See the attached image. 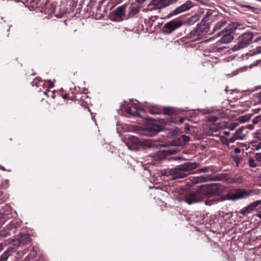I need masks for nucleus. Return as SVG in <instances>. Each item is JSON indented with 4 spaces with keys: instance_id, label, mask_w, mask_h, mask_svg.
Wrapping results in <instances>:
<instances>
[{
    "instance_id": "13",
    "label": "nucleus",
    "mask_w": 261,
    "mask_h": 261,
    "mask_svg": "<svg viewBox=\"0 0 261 261\" xmlns=\"http://www.w3.org/2000/svg\"><path fill=\"white\" fill-rule=\"evenodd\" d=\"M232 39L233 37L230 34L225 32V34H224L222 37L219 40L218 42L222 44H227L230 42Z\"/></svg>"
},
{
    "instance_id": "6",
    "label": "nucleus",
    "mask_w": 261,
    "mask_h": 261,
    "mask_svg": "<svg viewBox=\"0 0 261 261\" xmlns=\"http://www.w3.org/2000/svg\"><path fill=\"white\" fill-rule=\"evenodd\" d=\"M252 191H246L244 189H239L234 192L228 194L227 197L229 199L236 200L240 199L246 198L252 195Z\"/></svg>"
},
{
    "instance_id": "25",
    "label": "nucleus",
    "mask_w": 261,
    "mask_h": 261,
    "mask_svg": "<svg viewBox=\"0 0 261 261\" xmlns=\"http://www.w3.org/2000/svg\"><path fill=\"white\" fill-rule=\"evenodd\" d=\"M216 201H217V200H207L205 201V203L206 205H211Z\"/></svg>"
},
{
    "instance_id": "15",
    "label": "nucleus",
    "mask_w": 261,
    "mask_h": 261,
    "mask_svg": "<svg viewBox=\"0 0 261 261\" xmlns=\"http://www.w3.org/2000/svg\"><path fill=\"white\" fill-rule=\"evenodd\" d=\"M125 7L123 5L118 7L115 11V15L117 17H122L125 14Z\"/></svg>"
},
{
    "instance_id": "26",
    "label": "nucleus",
    "mask_w": 261,
    "mask_h": 261,
    "mask_svg": "<svg viewBox=\"0 0 261 261\" xmlns=\"http://www.w3.org/2000/svg\"><path fill=\"white\" fill-rule=\"evenodd\" d=\"M261 53V46H259V47H256L254 51H253V53L254 54H259Z\"/></svg>"
},
{
    "instance_id": "22",
    "label": "nucleus",
    "mask_w": 261,
    "mask_h": 261,
    "mask_svg": "<svg viewBox=\"0 0 261 261\" xmlns=\"http://www.w3.org/2000/svg\"><path fill=\"white\" fill-rule=\"evenodd\" d=\"M224 23L223 22H219L217 23L214 27V30H219L223 25H224Z\"/></svg>"
},
{
    "instance_id": "24",
    "label": "nucleus",
    "mask_w": 261,
    "mask_h": 261,
    "mask_svg": "<svg viewBox=\"0 0 261 261\" xmlns=\"http://www.w3.org/2000/svg\"><path fill=\"white\" fill-rule=\"evenodd\" d=\"M226 123H217L215 124H213V131L214 130L215 127L216 126L217 127V126H219L220 127H225L226 126Z\"/></svg>"
},
{
    "instance_id": "42",
    "label": "nucleus",
    "mask_w": 261,
    "mask_h": 261,
    "mask_svg": "<svg viewBox=\"0 0 261 261\" xmlns=\"http://www.w3.org/2000/svg\"><path fill=\"white\" fill-rule=\"evenodd\" d=\"M257 217L261 219V213L257 214Z\"/></svg>"
},
{
    "instance_id": "2",
    "label": "nucleus",
    "mask_w": 261,
    "mask_h": 261,
    "mask_svg": "<svg viewBox=\"0 0 261 261\" xmlns=\"http://www.w3.org/2000/svg\"><path fill=\"white\" fill-rule=\"evenodd\" d=\"M203 196L210 197L221 194L223 190L222 185L219 183H212L201 185L199 188Z\"/></svg>"
},
{
    "instance_id": "34",
    "label": "nucleus",
    "mask_w": 261,
    "mask_h": 261,
    "mask_svg": "<svg viewBox=\"0 0 261 261\" xmlns=\"http://www.w3.org/2000/svg\"><path fill=\"white\" fill-rule=\"evenodd\" d=\"M31 255L33 256H36L37 255V252L35 250L34 248H33V250L31 252Z\"/></svg>"
},
{
    "instance_id": "27",
    "label": "nucleus",
    "mask_w": 261,
    "mask_h": 261,
    "mask_svg": "<svg viewBox=\"0 0 261 261\" xmlns=\"http://www.w3.org/2000/svg\"><path fill=\"white\" fill-rule=\"evenodd\" d=\"M255 158H256V160L261 162V152L256 153Z\"/></svg>"
},
{
    "instance_id": "17",
    "label": "nucleus",
    "mask_w": 261,
    "mask_h": 261,
    "mask_svg": "<svg viewBox=\"0 0 261 261\" xmlns=\"http://www.w3.org/2000/svg\"><path fill=\"white\" fill-rule=\"evenodd\" d=\"M11 251L10 250H6L0 256V261H7L9 257L11 255Z\"/></svg>"
},
{
    "instance_id": "20",
    "label": "nucleus",
    "mask_w": 261,
    "mask_h": 261,
    "mask_svg": "<svg viewBox=\"0 0 261 261\" xmlns=\"http://www.w3.org/2000/svg\"><path fill=\"white\" fill-rule=\"evenodd\" d=\"M232 158H233V161L236 164V165L238 167L242 161V158L238 156H232Z\"/></svg>"
},
{
    "instance_id": "21",
    "label": "nucleus",
    "mask_w": 261,
    "mask_h": 261,
    "mask_svg": "<svg viewBox=\"0 0 261 261\" xmlns=\"http://www.w3.org/2000/svg\"><path fill=\"white\" fill-rule=\"evenodd\" d=\"M253 124L261 123V115L255 117L252 120Z\"/></svg>"
},
{
    "instance_id": "23",
    "label": "nucleus",
    "mask_w": 261,
    "mask_h": 261,
    "mask_svg": "<svg viewBox=\"0 0 261 261\" xmlns=\"http://www.w3.org/2000/svg\"><path fill=\"white\" fill-rule=\"evenodd\" d=\"M249 165L251 167H255L257 166L255 162V161L253 159H250L249 161Z\"/></svg>"
},
{
    "instance_id": "18",
    "label": "nucleus",
    "mask_w": 261,
    "mask_h": 261,
    "mask_svg": "<svg viewBox=\"0 0 261 261\" xmlns=\"http://www.w3.org/2000/svg\"><path fill=\"white\" fill-rule=\"evenodd\" d=\"M164 113L166 115H172L175 114V110L170 107L165 108L164 109Z\"/></svg>"
},
{
    "instance_id": "52",
    "label": "nucleus",
    "mask_w": 261,
    "mask_h": 261,
    "mask_svg": "<svg viewBox=\"0 0 261 261\" xmlns=\"http://www.w3.org/2000/svg\"><path fill=\"white\" fill-rule=\"evenodd\" d=\"M177 159H178V160L181 159V158H178Z\"/></svg>"
},
{
    "instance_id": "4",
    "label": "nucleus",
    "mask_w": 261,
    "mask_h": 261,
    "mask_svg": "<svg viewBox=\"0 0 261 261\" xmlns=\"http://www.w3.org/2000/svg\"><path fill=\"white\" fill-rule=\"evenodd\" d=\"M253 35L252 33L247 32L244 33L239 38L238 44L235 45L232 48L233 51H237L249 45L253 38Z\"/></svg>"
},
{
    "instance_id": "31",
    "label": "nucleus",
    "mask_w": 261,
    "mask_h": 261,
    "mask_svg": "<svg viewBox=\"0 0 261 261\" xmlns=\"http://www.w3.org/2000/svg\"><path fill=\"white\" fill-rule=\"evenodd\" d=\"M132 12H133L134 14H135L138 12V10L135 7H133L132 8Z\"/></svg>"
},
{
    "instance_id": "12",
    "label": "nucleus",
    "mask_w": 261,
    "mask_h": 261,
    "mask_svg": "<svg viewBox=\"0 0 261 261\" xmlns=\"http://www.w3.org/2000/svg\"><path fill=\"white\" fill-rule=\"evenodd\" d=\"M244 128V127H241L239 129H238L236 131L235 135L233 136V138H231L230 139V141L233 142H234L235 139L243 140L244 139H245L246 137V135L242 133Z\"/></svg>"
},
{
    "instance_id": "35",
    "label": "nucleus",
    "mask_w": 261,
    "mask_h": 261,
    "mask_svg": "<svg viewBox=\"0 0 261 261\" xmlns=\"http://www.w3.org/2000/svg\"><path fill=\"white\" fill-rule=\"evenodd\" d=\"M162 174L163 175H165L167 176H170V175H168V171H164L162 172Z\"/></svg>"
},
{
    "instance_id": "41",
    "label": "nucleus",
    "mask_w": 261,
    "mask_h": 261,
    "mask_svg": "<svg viewBox=\"0 0 261 261\" xmlns=\"http://www.w3.org/2000/svg\"><path fill=\"white\" fill-rule=\"evenodd\" d=\"M259 101L261 102V91L259 93Z\"/></svg>"
},
{
    "instance_id": "44",
    "label": "nucleus",
    "mask_w": 261,
    "mask_h": 261,
    "mask_svg": "<svg viewBox=\"0 0 261 261\" xmlns=\"http://www.w3.org/2000/svg\"><path fill=\"white\" fill-rule=\"evenodd\" d=\"M152 127H153V129L156 130V128L157 127H156V126L153 125V126H152Z\"/></svg>"
},
{
    "instance_id": "5",
    "label": "nucleus",
    "mask_w": 261,
    "mask_h": 261,
    "mask_svg": "<svg viewBox=\"0 0 261 261\" xmlns=\"http://www.w3.org/2000/svg\"><path fill=\"white\" fill-rule=\"evenodd\" d=\"M174 2L175 0H151L148 5L146 11L165 8Z\"/></svg>"
},
{
    "instance_id": "7",
    "label": "nucleus",
    "mask_w": 261,
    "mask_h": 261,
    "mask_svg": "<svg viewBox=\"0 0 261 261\" xmlns=\"http://www.w3.org/2000/svg\"><path fill=\"white\" fill-rule=\"evenodd\" d=\"M202 194L199 188L196 191L186 195L185 201L189 204L199 202L203 199Z\"/></svg>"
},
{
    "instance_id": "10",
    "label": "nucleus",
    "mask_w": 261,
    "mask_h": 261,
    "mask_svg": "<svg viewBox=\"0 0 261 261\" xmlns=\"http://www.w3.org/2000/svg\"><path fill=\"white\" fill-rule=\"evenodd\" d=\"M260 204H261V200L255 201L254 202L243 208L240 211V213L243 215L246 216L253 212L254 210Z\"/></svg>"
},
{
    "instance_id": "16",
    "label": "nucleus",
    "mask_w": 261,
    "mask_h": 261,
    "mask_svg": "<svg viewBox=\"0 0 261 261\" xmlns=\"http://www.w3.org/2000/svg\"><path fill=\"white\" fill-rule=\"evenodd\" d=\"M178 141L180 143L179 144V145L183 146L186 145L185 144H184V143L187 142L189 141L190 138L186 135H182L178 139ZM174 146H178V145L175 144L174 145Z\"/></svg>"
},
{
    "instance_id": "47",
    "label": "nucleus",
    "mask_w": 261,
    "mask_h": 261,
    "mask_svg": "<svg viewBox=\"0 0 261 261\" xmlns=\"http://www.w3.org/2000/svg\"><path fill=\"white\" fill-rule=\"evenodd\" d=\"M3 193L2 192H0V197L2 196Z\"/></svg>"
},
{
    "instance_id": "45",
    "label": "nucleus",
    "mask_w": 261,
    "mask_h": 261,
    "mask_svg": "<svg viewBox=\"0 0 261 261\" xmlns=\"http://www.w3.org/2000/svg\"><path fill=\"white\" fill-rule=\"evenodd\" d=\"M223 134H225L226 135H229V132H223Z\"/></svg>"
},
{
    "instance_id": "40",
    "label": "nucleus",
    "mask_w": 261,
    "mask_h": 261,
    "mask_svg": "<svg viewBox=\"0 0 261 261\" xmlns=\"http://www.w3.org/2000/svg\"><path fill=\"white\" fill-rule=\"evenodd\" d=\"M179 121L180 123H182L184 121V118H180Z\"/></svg>"
},
{
    "instance_id": "38",
    "label": "nucleus",
    "mask_w": 261,
    "mask_h": 261,
    "mask_svg": "<svg viewBox=\"0 0 261 261\" xmlns=\"http://www.w3.org/2000/svg\"><path fill=\"white\" fill-rule=\"evenodd\" d=\"M4 249V245L2 243H0V252Z\"/></svg>"
},
{
    "instance_id": "11",
    "label": "nucleus",
    "mask_w": 261,
    "mask_h": 261,
    "mask_svg": "<svg viewBox=\"0 0 261 261\" xmlns=\"http://www.w3.org/2000/svg\"><path fill=\"white\" fill-rule=\"evenodd\" d=\"M31 241V237L29 234H22L18 239V243L17 246L19 247L21 245L25 246L30 244Z\"/></svg>"
},
{
    "instance_id": "30",
    "label": "nucleus",
    "mask_w": 261,
    "mask_h": 261,
    "mask_svg": "<svg viewBox=\"0 0 261 261\" xmlns=\"http://www.w3.org/2000/svg\"><path fill=\"white\" fill-rule=\"evenodd\" d=\"M240 121L242 122L247 121L248 120V118L247 116H242L240 118Z\"/></svg>"
},
{
    "instance_id": "19",
    "label": "nucleus",
    "mask_w": 261,
    "mask_h": 261,
    "mask_svg": "<svg viewBox=\"0 0 261 261\" xmlns=\"http://www.w3.org/2000/svg\"><path fill=\"white\" fill-rule=\"evenodd\" d=\"M244 181L243 178L241 176H236L231 179V181L234 183L240 184Z\"/></svg>"
},
{
    "instance_id": "29",
    "label": "nucleus",
    "mask_w": 261,
    "mask_h": 261,
    "mask_svg": "<svg viewBox=\"0 0 261 261\" xmlns=\"http://www.w3.org/2000/svg\"><path fill=\"white\" fill-rule=\"evenodd\" d=\"M126 111L127 113H129L130 114H134L135 113V112H133L132 111V109L130 107H126Z\"/></svg>"
},
{
    "instance_id": "50",
    "label": "nucleus",
    "mask_w": 261,
    "mask_h": 261,
    "mask_svg": "<svg viewBox=\"0 0 261 261\" xmlns=\"http://www.w3.org/2000/svg\"><path fill=\"white\" fill-rule=\"evenodd\" d=\"M259 178L260 180H261V175L259 176Z\"/></svg>"
},
{
    "instance_id": "28",
    "label": "nucleus",
    "mask_w": 261,
    "mask_h": 261,
    "mask_svg": "<svg viewBox=\"0 0 261 261\" xmlns=\"http://www.w3.org/2000/svg\"><path fill=\"white\" fill-rule=\"evenodd\" d=\"M209 169H210V168L208 167H204V168H201L200 170V172L205 173V172H208V171L209 170Z\"/></svg>"
},
{
    "instance_id": "8",
    "label": "nucleus",
    "mask_w": 261,
    "mask_h": 261,
    "mask_svg": "<svg viewBox=\"0 0 261 261\" xmlns=\"http://www.w3.org/2000/svg\"><path fill=\"white\" fill-rule=\"evenodd\" d=\"M193 6V3L191 1H187L185 4L180 5V6L178 7L174 10L171 11L169 14H168V15L167 16V18H169L173 16L177 15L179 13L188 10Z\"/></svg>"
},
{
    "instance_id": "51",
    "label": "nucleus",
    "mask_w": 261,
    "mask_h": 261,
    "mask_svg": "<svg viewBox=\"0 0 261 261\" xmlns=\"http://www.w3.org/2000/svg\"><path fill=\"white\" fill-rule=\"evenodd\" d=\"M220 137H221L220 138V139H221V138L223 137V136H222V135H220Z\"/></svg>"
},
{
    "instance_id": "32",
    "label": "nucleus",
    "mask_w": 261,
    "mask_h": 261,
    "mask_svg": "<svg viewBox=\"0 0 261 261\" xmlns=\"http://www.w3.org/2000/svg\"><path fill=\"white\" fill-rule=\"evenodd\" d=\"M246 128L252 130L254 128V126L253 124H248L246 126Z\"/></svg>"
},
{
    "instance_id": "43",
    "label": "nucleus",
    "mask_w": 261,
    "mask_h": 261,
    "mask_svg": "<svg viewBox=\"0 0 261 261\" xmlns=\"http://www.w3.org/2000/svg\"><path fill=\"white\" fill-rule=\"evenodd\" d=\"M159 147H167V146L166 145H164V144H161V145H160Z\"/></svg>"
},
{
    "instance_id": "46",
    "label": "nucleus",
    "mask_w": 261,
    "mask_h": 261,
    "mask_svg": "<svg viewBox=\"0 0 261 261\" xmlns=\"http://www.w3.org/2000/svg\"><path fill=\"white\" fill-rule=\"evenodd\" d=\"M195 33H196L195 31L191 32V34H195Z\"/></svg>"
},
{
    "instance_id": "36",
    "label": "nucleus",
    "mask_w": 261,
    "mask_h": 261,
    "mask_svg": "<svg viewBox=\"0 0 261 261\" xmlns=\"http://www.w3.org/2000/svg\"><path fill=\"white\" fill-rule=\"evenodd\" d=\"M157 19V16H151L150 18V19L153 21H154L155 20Z\"/></svg>"
},
{
    "instance_id": "49",
    "label": "nucleus",
    "mask_w": 261,
    "mask_h": 261,
    "mask_svg": "<svg viewBox=\"0 0 261 261\" xmlns=\"http://www.w3.org/2000/svg\"><path fill=\"white\" fill-rule=\"evenodd\" d=\"M256 150H258L259 149H260V148H259V147H257V148H255Z\"/></svg>"
},
{
    "instance_id": "1",
    "label": "nucleus",
    "mask_w": 261,
    "mask_h": 261,
    "mask_svg": "<svg viewBox=\"0 0 261 261\" xmlns=\"http://www.w3.org/2000/svg\"><path fill=\"white\" fill-rule=\"evenodd\" d=\"M198 164L195 162H187L168 170V175H170L172 180L183 178L187 176V172L196 169Z\"/></svg>"
},
{
    "instance_id": "39",
    "label": "nucleus",
    "mask_w": 261,
    "mask_h": 261,
    "mask_svg": "<svg viewBox=\"0 0 261 261\" xmlns=\"http://www.w3.org/2000/svg\"><path fill=\"white\" fill-rule=\"evenodd\" d=\"M224 143H227V141L226 140V139L224 138V137H222L221 138V139H220Z\"/></svg>"
},
{
    "instance_id": "48",
    "label": "nucleus",
    "mask_w": 261,
    "mask_h": 261,
    "mask_svg": "<svg viewBox=\"0 0 261 261\" xmlns=\"http://www.w3.org/2000/svg\"><path fill=\"white\" fill-rule=\"evenodd\" d=\"M214 121L217 120V118L216 117H214V119H213Z\"/></svg>"
},
{
    "instance_id": "37",
    "label": "nucleus",
    "mask_w": 261,
    "mask_h": 261,
    "mask_svg": "<svg viewBox=\"0 0 261 261\" xmlns=\"http://www.w3.org/2000/svg\"><path fill=\"white\" fill-rule=\"evenodd\" d=\"M146 0H136L137 2L139 4H143Z\"/></svg>"
},
{
    "instance_id": "14",
    "label": "nucleus",
    "mask_w": 261,
    "mask_h": 261,
    "mask_svg": "<svg viewBox=\"0 0 261 261\" xmlns=\"http://www.w3.org/2000/svg\"><path fill=\"white\" fill-rule=\"evenodd\" d=\"M240 25L237 22H231L230 23L227 27L225 28V31L227 33H232L233 31H234Z\"/></svg>"
},
{
    "instance_id": "33",
    "label": "nucleus",
    "mask_w": 261,
    "mask_h": 261,
    "mask_svg": "<svg viewBox=\"0 0 261 261\" xmlns=\"http://www.w3.org/2000/svg\"><path fill=\"white\" fill-rule=\"evenodd\" d=\"M234 151L236 153H239L241 152V149L240 148H235Z\"/></svg>"
},
{
    "instance_id": "9",
    "label": "nucleus",
    "mask_w": 261,
    "mask_h": 261,
    "mask_svg": "<svg viewBox=\"0 0 261 261\" xmlns=\"http://www.w3.org/2000/svg\"><path fill=\"white\" fill-rule=\"evenodd\" d=\"M182 25V22L180 20L175 19L166 23L164 25V29L167 33H171Z\"/></svg>"
},
{
    "instance_id": "3",
    "label": "nucleus",
    "mask_w": 261,
    "mask_h": 261,
    "mask_svg": "<svg viewBox=\"0 0 261 261\" xmlns=\"http://www.w3.org/2000/svg\"><path fill=\"white\" fill-rule=\"evenodd\" d=\"M124 142L127 147H130L132 145L141 147H155V145L152 144L151 142L148 141L143 142L139 140L137 137L132 135L125 136L124 138Z\"/></svg>"
}]
</instances>
